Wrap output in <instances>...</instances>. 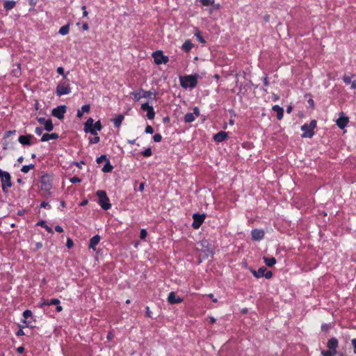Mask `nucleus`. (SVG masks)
<instances>
[{"label":"nucleus","mask_w":356,"mask_h":356,"mask_svg":"<svg viewBox=\"0 0 356 356\" xmlns=\"http://www.w3.org/2000/svg\"><path fill=\"white\" fill-rule=\"evenodd\" d=\"M145 309H146V311H145V316L148 317V318H152V312L150 311L149 307L148 306H147Z\"/></svg>","instance_id":"nucleus-47"},{"label":"nucleus","mask_w":356,"mask_h":356,"mask_svg":"<svg viewBox=\"0 0 356 356\" xmlns=\"http://www.w3.org/2000/svg\"><path fill=\"white\" fill-rule=\"evenodd\" d=\"M40 208H45V209H51V206L49 205V202L43 201L40 204Z\"/></svg>","instance_id":"nucleus-45"},{"label":"nucleus","mask_w":356,"mask_h":356,"mask_svg":"<svg viewBox=\"0 0 356 356\" xmlns=\"http://www.w3.org/2000/svg\"><path fill=\"white\" fill-rule=\"evenodd\" d=\"M339 345V341L337 338L332 337L330 339L327 343V347L329 350H331L335 353H337V348Z\"/></svg>","instance_id":"nucleus-11"},{"label":"nucleus","mask_w":356,"mask_h":356,"mask_svg":"<svg viewBox=\"0 0 356 356\" xmlns=\"http://www.w3.org/2000/svg\"><path fill=\"white\" fill-rule=\"evenodd\" d=\"M206 218L205 214H199V213H194L193 215V223L192 227L195 229H197L200 227V226L204 222V220Z\"/></svg>","instance_id":"nucleus-5"},{"label":"nucleus","mask_w":356,"mask_h":356,"mask_svg":"<svg viewBox=\"0 0 356 356\" xmlns=\"http://www.w3.org/2000/svg\"><path fill=\"white\" fill-rule=\"evenodd\" d=\"M192 47L193 44L189 40L186 41L182 44V49L186 51H189L192 49Z\"/></svg>","instance_id":"nucleus-30"},{"label":"nucleus","mask_w":356,"mask_h":356,"mask_svg":"<svg viewBox=\"0 0 356 356\" xmlns=\"http://www.w3.org/2000/svg\"><path fill=\"white\" fill-rule=\"evenodd\" d=\"M60 300L58 298H53L49 300V302H47V305H58L60 304Z\"/></svg>","instance_id":"nucleus-40"},{"label":"nucleus","mask_w":356,"mask_h":356,"mask_svg":"<svg viewBox=\"0 0 356 356\" xmlns=\"http://www.w3.org/2000/svg\"><path fill=\"white\" fill-rule=\"evenodd\" d=\"M89 111H90V105H88V104L83 105L81 107V110H78L77 117L79 118H81L83 116V113H88Z\"/></svg>","instance_id":"nucleus-26"},{"label":"nucleus","mask_w":356,"mask_h":356,"mask_svg":"<svg viewBox=\"0 0 356 356\" xmlns=\"http://www.w3.org/2000/svg\"><path fill=\"white\" fill-rule=\"evenodd\" d=\"M264 232L262 229H254L251 232V236L254 241H260L264 237Z\"/></svg>","instance_id":"nucleus-10"},{"label":"nucleus","mask_w":356,"mask_h":356,"mask_svg":"<svg viewBox=\"0 0 356 356\" xmlns=\"http://www.w3.org/2000/svg\"><path fill=\"white\" fill-rule=\"evenodd\" d=\"M273 276V273L270 270H266L265 273H264V277H265L266 279H270Z\"/></svg>","instance_id":"nucleus-50"},{"label":"nucleus","mask_w":356,"mask_h":356,"mask_svg":"<svg viewBox=\"0 0 356 356\" xmlns=\"http://www.w3.org/2000/svg\"><path fill=\"white\" fill-rule=\"evenodd\" d=\"M36 225V226H40V227H44V228L46 229V231H47L48 233H49V234H54V231H53V229H52L49 226H48V225H47V223H46V221H45V220H40V221H38V222L36 223V225Z\"/></svg>","instance_id":"nucleus-22"},{"label":"nucleus","mask_w":356,"mask_h":356,"mask_svg":"<svg viewBox=\"0 0 356 356\" xmlns=\"http://www.w3.org/2000/svg\"><path fill=\"white\" fill-rule=\"evenodd\" d=\"M348 122V119L346 117L341 116L338 120H337V126L343 129L346 124Z\"/></svg>","instance_id":"nucleus-20"},{"label":"nucleus","mask_w":356,"mask_h":356,"mask_svg":"<svg viewBox=\"0 0 356 356\" xmlns=\"http://www.w3.org/2000/svg\"><path fill=\"white\" fill-rule=\"evenodd\" d=\"M33 316V313L31 310L29 309H26L24 312H23V317H24V319L22 321V323H25L27 327H32L33 325H31V321H28L27 319L30 317H32Z\"/></svg>","instance_id":"nucleus-12"},{"label":"nucleus","mask_w":356,"mask_h":356,"mask_svg":"<svg viewBox=\"0 0 356 356\" xmlns=\"http://www.w3.org/2000/svg\"><path fill=\"white\" fill-rule=\"evenodd\" d=\"M113 169V166L111 165L108 161L106 162V164L102 168V171L108 172H111Z\"/></svg>","instance_id":"nucleus-33"},{"label":"nucleus","mask_w":356,"mask_h":356,"mask_svg":"<svg viewBox=\"0 0 356 356\" xmlns=\"http://www.w3.org/2000/svg\"><path fill=\"white\" fill-rule=\"evenodd\" d=\"M149 95V92L147 91L142 90V97H147Z\"/></svg>","instance_id":"nucleus-63"},{"label":"nucleus","mask_w":356,"mask_h":356,"mask_svg":"<svg viewBox=\"0 0 356 356\" xmlns=\"http://www.w3.org/2000/svg\"><path fill=\"white\" fill-rule=\"evenodd\" d=\"M101 239L99 235L97 234L92 236L90 240L89 248L92 249L93 250H96V246L98 245Z\"/></svg>","instance_id":"nucleus-15"},{"label":"nucleus","mask_w":356,"mask_h":356,"mask_svg":"<svg viewBox=\"0 0 356 356\" xmlns=\"http://www.w3.org/2000/svg\"><path fill=\"white\" fill-rule=\"evenodd\" d=\"M69 31H70L69 25H65V26H63L60 29L59 33L63 35H67L69 33Z\"/></svg>","instance_id":"nucleus-32"},{"label":"nucleus","mask_w":356,"mask_h":356,"mask_svg":"<svg viewBox=\"0 0 356 356\" xmlns=\"http://www.w3.org/2000/svg\"><path fill=\"white\" fill-rule=\"evenodd\" d=\"M124 120V116L122 115H118L115 118L112 120L114 126L117 128H119L121 125L122 120Z\"/></svg>","instance_id":"nucleus-24"},{"label":"nucleus","mask_w":356,"mask_h":356,"mask_svg":"<svg viewBox=\"0 0 356 356\" xmlns=\"http://www.w3.org/2000/svg\"><path fill=\"white\" fill-rule=\"evenodd\" d=\"M273 110L277 113V118L278 120H281L283 118L284 109L278 105H275L273 107Z\"/></svg>","instance_id":"nucleus-23"},{"label":"nucleus","mask_w":356,"mask_h":356,"mask_svg":"<svg viewBox=\"0 0 356 356\" xmlns=\"http://www.w3.org/2000/svg\"><path fill=\"white\" fill-rule=\"evenodd\" d=\"M351 343L353 347V353L356 355V338L351 340Z\"/></svg>","instance_id":"nucleus-53"},{"label":"nucleus","mask_w":356,"mask_h":356,"mask_svg":"<svg viewBox=\"0 0 356 356\" xmlns=\"http://www.w3.org/2000/svg\"><path fill=\"white\" fill-rule=\"evenodd\" d=\"M336 354H337V353H335L331 350L321 351V355L323 356H334Z\"/></svg>","instance_id":"nucleus-35"},{"label":"nucleus","mask_w":356,"mask_h":356,"mask_svg":"<svg viewBox=\"0 0 356 356\" xmlns=\"http://www.w3.org/2000/svg\"><path fill=\"white\" fill-rule=\"evenodd\" d=\"M24 348L23 346H19L18 348H17V352L19 353V354H22L24 352Z\"/></svg>","instance_id":"nucleus-59"},{"label":"nucleus","mask_w":356,"mask_h":356,"mask_svg":"<svg viewBox=\"0 0 356 356\" xmlns=\"http://www.w3.org/2000/svg\"><path fill=\"white\" fill-rule=\"evenodd\" d=\"M154 138V140L155 142H157V143H158V142H160V141L161 140L162 137H161V136L160 134H155V135L154 136V138Z\"/></svg>","instance_id":"nucleus-51"},{"label":"nucleus","mask_w":356,"mask_h":356,"mask_svg":"<svg viewBox=\"0 0 356 356\" xmlns=\"http://www.w3.org/2000/svg\"><path fill=\"white\" fill-rule=\"evenodd\" d=\"M147 236V232L146 229H142L140 232V238L142 240H145Z\"/></svg>","instance_id":"nucleus-41"},{"label":"nucleus","mask_w":356,"mask_h":356,"mask_svg":"<svg viewBox=\"0 0 356 356\" xmlns=\"http://www.w3.org/2000/svg\"><path fill=\"white\" fill-rule=\"evenodd\" d=\"M102 129L100 121L96 122L92 127L88 131V133H90L94 136H97L98 134V131H101Z\"/></svg>","instance_id":"nucleus-14"},{"label":"nucleus","mask_w":356,"mask_h":356,"mask_svg":"<svg viewBox=\"0 0 356 356\" xmlns=\"http://www.w3.org/2000/svg\"><path fill=\"white\" fill-rule=\"evenodd\" d=\"M316 126V120H312L309 123V124H304L301 127L302 130H306V129L309 128V131H307L306 132L303 133L302 135V137L303 138H312L314 134V129Z\"/></svg>","instance_id":"nucleus-3"},{"label":"nucleus","mask_w":356,"mask_h":356,"mask_svg":"<svg viewBox=\"0 0 356 356\" xmlns=\"http://www.w3.org/2000/svg\"><path fill=\"white\" fill-rule=\"evenodd\" d=\"M331 328L330 323H323L321 325V329L322 332L327 333Z\"/></svg>","instance_id":"nucleus-34"},{"label":"nucleus","mask_w":356,"mask_h":356,"mask_svg":"<svg viewBox=\"0 0 356 356\" xmlns=\"http://www.w3.org/2000/svg\"><path fill=\"white\" fill-rule=\"evenodd\" d=\"M55 231L58 232V233H62V232H63V229L60 225H56L55 227Z\"/></svg>","instance_id":"nucleus-55"},{"label":"nucleus","mask_w":356,"mask_h":356,"mask_svg":"<svg viewBox=\"0 0 356 356\" xmlns=\"http://www.w3.org/2000/svg\"><path fill=\"white\" fill-rule=\"evenodd\" d=\"M94 124V120L92 118H90L87 120L84 124V131L88 133V131L92 127Z\"/></svg>","instance_id":"nucleus-27"},{"label":"nucleus","mask_w":356,"mask_h":356,"mask_svg":"<svg viewBox=\"0 0 356 356\" xmlns=\"http://www.w3.org/2000/svg\"><path fill=\"white\" fill-rule=\"evenodd\" d=\"M143 154L144 156H149L152 155V150L150 148L146 149L143 152Z\"/></svg>","instance_id":"nucleus-48"},{"label":"nucleus","mask_w":356,"mask_h":356,"mask_svg":"<svg viewBox=\"0 0 356 356\" xmlns=\"http://www.w3.org/2000/svg\"><path fill=\"white\" fill-rule=\"evenodd\" d=\"M34 165L33 164H30V165H24L21 170L22 172H28L31 169L33 168Z\"/></svg>","instance_id":"nucleus-39"},{"label":"nucleus","mask_w":356,"mask_h":356,"mask_svg":"<svg viewBox=\"0 0 356 356\" xmlns=\"http://www.w3.org/2000/svg\"><path fill=\"white\" fill-rule=\"evenodd\" d=\"M43 125L44 127V129L47 131H51L54 128V126H53V124H52V122L51 120H47V122H45V123Z\"/></svg>","instance_id":"nucleus-31"},{"label":"nucleus","mask_w":356,"mask_h":356,"mask_svg":"<svg viewBox=\"0 0 356 356\" xmlns=\"http://www.w3.org/2000/svg\"><path fill=\"white\" fill-rule=\"evenodd\" d=\"M131 95H133L134 100L138 101L142 98V90L139 92H133Z\"/></svg>","instance_id":"nucleus-36"},{"label":"nucleus","mask_w":356,"mask_h":356,"mask_svg":"<svg viewBox=\"0 0 356 356\" xmlns=\"http://www.w3.org/2000/svg\"><path fill=\"white\" fill-rule=\"evenodd\" d=\"M266 271V268L264 266L260 267L257 270H255L253 268L250 269V272L257 278H260V277H264V273Z\"/></svg>","instance_id":"nucleus-16"},{"label":"nucleus","mask_w":356,"mask_h":356,"mask_svg":"<svg viewBox=\"0 0 356 356\" xmlns=\"http://www.w3.org/2000/svg\"><path fill=\"white\" fill-rule=\"evenodd\" d=\"M99 140H100V138L97 135L95 136L94 138H89L90 143L96 144V143H98L99 142Z\"/></svg>","instance_id":"nucleus-42"},{"label":"nucleus","mask_w":356,"mask_h":356,"mask_svg":"<svg viewBox=\"0 0 356 356\" xmlns=\"http://www.w3.org/2000/svg\"><path fill=\"white\" fill-rule=\"evenodd\" d=\"M145 132H146L147 134H153V132H154V129H153V128H152L151 126L147 125V126L146 127V128H145Z\"/></svg>","instance_id":"nucleus-52"},{"label":"nucleus","mask_w":356,"mask_h":356,"mask_svg":"<svg viewBox=\"0 0 356 356\" xmlns=\"http://www.w3.org/2000/svg\"><path fill=\"white\" fill-rule=\"evenodd\" d=\"M195 35L197 36V38H198L199 41L202 43H204L205 41L202 38V37L200 35V33H195Z\"/></svg>","instance_id":"nucleus-56"},{"label":"nucleus","mask_w":356,"mask_h":356,"mask_svg":"<svg viewBox=\"0 0 356 356\" xmlns=\"http://www.w3.org/2000/svg\"><path fill=\"white\" fill-rule=\"evenodd\" d=\"M57 72L63 75L64 74V69L62 67H59L57 68Z\"/></svg>","instance_id":"nucleus-61"},{"label":"nucleus","mask_w":356,"mask_h":356,"mask_svg":"<svg viewBox=\"0 0 356 356\" xmlns=\"http://www.w3.org/2000/svg\"><path fill=\"white\" fill-rule=\"evenodd\" d=\"M193 113H194V115H195V116H199L200 114L199 108L197 107H195L193 108Z\"/></svg>","instance_id":"nucleus-58"},{"label":"nucleus","mask_w":356,"mask_h":356,"mask_svg":"<svg viewBox=\"0 0 356 356\" xmlns=\"http://www.w3.org/2000/svg\"><path fill=\"white\" fill-rule=\"evenodd\" d=\"M195 119L194 113H188L184 116V121L187 123L193 122Z\"/></svg>","instance_id":"nucleus-28"},{"label":"nucleus","mask_w":356,"mask_h":356,"mask_svg":"<svg viewBox=\"0 0 356 356\" xmlns=\"http://www.w3.org/2000/svg\"><path fill=\"white\" fill-rule=\"evenodd\" d=\"M73 245H74V242H73V241H72L71 238H67V242H66V246H67L68 248H71Z\"/></svg>","instance_id":"nucleus-46"},{"label":"nucleus","mask_w":356,"mask_h":356,"mask_svg":"<svg viewBox=\"0 0 356 356\" xmlns=\"http://www.w3.org/2000/svg\"><path fill=\"white\" fill-rule=\"evenodd\" d=\"M15 2L13 1H7L4 3L3 7L6 10H11L14 8Z\"/></svg>","instance_id":"nucleus-29"},{"label":"nucleus","mask_w":356,"mask_h":356,"mask_svg":"<svg viewBox=\"0 0 356 356\" xmlns=\"http://www.w3.org/2000/svg\"><path fill=\"white\" fill-rule=\"evenodd\" d=\"M38 120L41 124H44L47 120H46L44 118H40Z\"/></svg>","instance_id":"nucleus-62"},{"label":"nucleus","mask_w":356,"mask_h":356,"mask_svg":"<svg viewBox=\"0 0 356 356\" xmlns=\"http://www.w3.org/2000/svg\"><path fill=\"white\" fill-rule=\"evenodd\" d=\"M107 158L105 155H102L101 156H99V158L97 159V163H101L103 161H107Z\"/></svg>","instance_id":"nucleus-44"},{"label":"nucleus","mask_w":356,"mask_h":356,"mask_svg":"<svg viewBox=\"0 0 356 356\" xmlns=\"http://www.w3.org/2000/svg\"><path fill=\"white\" fill-rule=\"evenodd\" d=\"M33 138L31 135H27V136H20L19 137V142L24 145H31V138Z\"/></svg>","instance_id":"nucleus-18"},{"label":"nucleus","mask_w":356,"mask_h":356,"mask_svg":"<svg viewBox=\"0 0 356 356\" xmlns=\"http://www.w3.org/2000/svg\"><path fill=\"white\" fill-rule=\"evenodd\" d=\"M40 188L43 197L49 195L51 189V184L49 182V179H42Z\"/></svg>","instance_id":"nucleus-7"},{"label":"nucleus","mask_w":356,"mask_h":356,"mask_svg":"<svg viewBox=\"0 0 356 356\" xmlns=\"http://www.w3.org/2000/svg\"><path fill=\"white\" fill-rule=\"evenodd\" d=\"M212 7L213 8V10H220L221 6H220V3H213V5H211Z\"/></svg>","instance_id":"nucleus-60"},{"label":"nucleus","mask_w":356,"mask_h":356,"mask_svg":"<svg viewBox=\"0 0 356 356\" xmlns=\"http://www.w3.org/2000/svg\"><path fill=\"white\" fill-rule=\"evenodd\" d=\"M154 62L156 65L165 64L168 62V57L163 55L162 51H156L152 54Z\"/></svg>","instance_id":"nucleus-4"},{"label":"nucleus","mask_w":356,"mask_h":356,"mask_svg":"<svg viewBox=\"0 0 356 356\" xmlns=\"http://www.w3.org/2000/svg\"><path fill=\"white\" fill-rule=\"evenodd\" d=\"M142 110L147 111V117L148 119L152 120L154 118L155 113L152 106H149L147 103L143 104L141 106Z\"/></svg>","instance_id":"nucleus-9"},{"label":"nucleus","mask_w":356,"mask_h":356,"mask_svg":"<svg viewBox=\"0 0 356 356\" xmlns=\"http://www.w3.org/2000/svg\"><path fill=\"white\" fill-rule=\"evenodd\" d=\"M0 178H10V175L8 172L3 171L0 169Z\"/></svg>","instance_id":"nucleus-43"},{"label":"nucleus","mask_w":356,"mask_h":356,"mask_svg":"<svg viewBox=\"0 0 356 356\" xmlns=\"http://www.w3.org/2000/svg\"><path fill=\"white\" fill-rule=\"evenodd\" d=\"M96 195L98 197V203L104 210H108L111 207L110 200L104 191L98 190Z\"/></svg>","instance_id":"nucleus-2"},{"label":"nucleus","mask_w":356,"mask_h":356,"mask_svg":"<svg viewBox=\"0 0 356 356\" xmlns=\"http://www.w3.org/2000/svg\"><path fill=\"white\" fill-rule=\"evenodd\" d=\"M67 107L65 105L58 106L52 110V115L61 120L64 118V114L66 113Z\"/></svg>","instance_id":"nucleus-8"},{"label":"nucleus","mask_w":356,"mask_h":356,"mask_svg":"<svg viewBox=\"0 0 356 356\" xmlns=\"http://www.w3.org/2000/svg\"><path fill=\"white\" fill-rule=\"evenodd\" d=\"M58 138V134L56 133L53 134H45L42 136L41 140L42 142H46L49 140H56Z\"/></svg>","instance_id":"nucleus-19"},{"label":"nucleus","mask_w":356,"mask_h":356,"mask_svg":"<svg viewBox=\"0 0 356 356\" xmlns=\"http://www.w3.org/2000/svg\"><path fill=\"white\" fill-rule=\"evenodd\" d=\"M198 74L181 76L179 77L180 85L184 88H193L197 83Z\"/></svg>","instance_id":"nucleus-1"},{"label":"nucleus","mask_w":356,"mask_h":356,"mask_svg":"<svg viewBox=\"0 0 356 356\" xmlns=\"http://www.w3.org/2000/svg\"><path fill=\"white\" fill-rule=\"evenodd\" d=\"M42 129L41 127H36L35 132L38 135H41L42 134Z\"/></svg>","instance_id":"nucleus-57"},{"label":"nucleus","mask_w":356,"mask_h":356,"mask_svg":"<svg viewBox=\"0 0 356 356\" xmlns=\"http://www.w3.org/2000/svg\"><path fill=\"white\" fill-rule=\"evenodd\" d=\"M137 183H138V181H136V184H135V186H134V190L135 191H138L140 192H143V190H144L145 183L140 182L138 186H137Z\"/></svg>","instance_id":"nucleus-37"},{"label":"nucleus","mask_w":356,"mask_h":356,"mask_svg":"<svg viewBox=\"0 0 356 356\" xmlns=\"http://www.w3.org/2000/svg\"><path fill=\"white\" fill-rule=\"evenodd\" d=\"M13 75L15 76H18L20 74L19 66H17V69L14 70L13 71Z\"/></svg>","instance_id":"nucleus-54"},{"label":"nucleus","mask_w":356,"mask_h":356,"mask_svg":"<svg viewBox=\"0 0 356 356\" xmlns=\"http://www.w3.org/2000/svg\"><path fill=\"white\" fill-rule=\"evenodd\" d=\"M71 92V88L69 84L65 83H60L56 87V93L58 96L67 95Z\"/></svg>","instance_id":"nucleus-6"},{"label":"nucleus","mask_w":356,"mask_h":356,"mask_svg":"<svg viewBox=\"0 0 356 356\" xmlns=\"http://www.w3.org/2000/svg\"><path fill=\"white\" fill-rule=\"evenodd\" d=\"M24 326H22L21 328L16 332V335L17 337H21L25 335L24 332L23 331V328Z\"/></svg>","instance_id":"nucleus-49"},{"label":"nucleus","mask_w":356,"mask_h":356,"mask_svg":"<svg viewBox=\"0 0 356 356\" xmlns=\"http://www.w3.org/2000/svg\"><path fill=\"white\" fill-rule=\"evenodd\" d=\"M3 192L8 193V189L12 186L11 179H1Z\"/></svg>","instance_id":"nucleus-21"},{"label":"nucleus","mask_w":356,"mask_h":356,"mask_svg":"<svg viewBox=\"0 0 356 356\" xmlns=\"http://www.w3.org/2000/svg\"><path fill=\"white\" fill-rule=\"evenodd\" d=\"M354 76V74H351L350 76H347V75H344L343 77H342V79L343 81L346 83V84H349V83H351L352 81V78Z\"/></svg>","instance_id":"nucleus-38"},{"label":"nucleus","mask_w":356,"mask_h":356,"mask_svg":"<svg viewBox=\"0 0 356 356\" xmlns=\"http://www.w3.org/2000/svg\"><path fill=\"white\" fill-rule=\"evenodd\" d=\"M227 138V133L225 131H220L215 134L213 139L216 142L220 143L224 141Z\"/></svg>","instance_id":"nucleus-17"},{"label":"nucleus","mask_w":356,"mask_h":356,"mask_svg":"<svg viewBox=\"0 0 356 356\" xmlns=\"http://www.w3.org/2000/svg\"><path fill=\"white\" fill-rule=\"evenodd\" d=\"M168 301L170 304H177L181 302L183 299L179 297H177L175 293L172 291L168 295Z\"/></svg>","instance_id":"nucleus-13"},{"label":"nucleus","mask_w":356,"mask_h":356,"mask_svg":"<svg viewBox=\"0 0 356 356\" xmlns=\"http://www.w3.org/2000/svg\"><path fill=\"white\" fill-rule=\"evenodd\" d=\"M264 261L266 265L268 267H272L276 264V259L274 257H264Z\"/></svg>","instance_id":"nucleus-25"},{"label":"nucleus","mask_w":356,"mask_h":356,"mask_svg":"<svg viewBox=\"0 0 356 356\" xmlns=\"http://www.w3.org/2000/svg\"><path fill=\"white\" fill-rule=\"evenodd\" d=\"M351 89H356V80H354L351 82Z\"/></svg>","instance_id":"nucleus-64"}]
</instances>
